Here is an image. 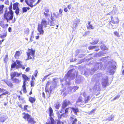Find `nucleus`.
<instances>
[{"label": "nucleus", "instance_id": "49530a36", "mask_svg": "<svg viewBox=\"0 0 124 124\" xmlns=\"http://www.w3.org/2000/svg\"><path fill=\"white\" fill-rule=\"evenodd\" d=\"M6 83L9 86H12V83L10 82L9 81H7Z\"/></svg>", "mask_w": 124, "mask_h": 124}, {"label": "nucleus", "instance_id": "20e7f679", "mask_svg": "<svg viewBox=\"0 0 124 124\" xmlns=\"http://www.w3.org/2000/svg\"><path fill=\"white\" fill-rule=\"evenodd\" d=\"M70 104V102L69 100H65L63 103L62 106V108L61 110V111H59V112H60V113H62L64 112L65 110L64 113L66 114H68V110L70 108H67L65 110L64 109V108L68 105Z\"/></svg>", "mask_w": 124, "mask_h": 124}, {"label": "nucleus", "instance_id": "a19ab883", "mask_svg": "<svg viewBox=\"0 0 124 124\" xmlns=\"http://www.w3.org/2000/svg\"><path fill=\"white\" fill-rule=\"evenodd\" d=\"M90 96H88L86 99V98H85V103H87L88 101L90 100Z\"/></svg>", "mask_w": 124, "mask_h": 124}, {"label": "nucleus", "instance_id": "393cba45", "mask_svg": "<svg viewBox=\"0 0 124 124\" xmlns=\"http://www.w3.org/2000/svg\"><path fill=\"white\" fill-rule=\"evenodd\" d=\"M70 108L72 109V111L76 115H77V113L79 112L78 109L77 108Z\"/></svg>", "mask_w": 124, "mask_h": 124}, {"label": "nucleus", "instance_id": "5701e85b", "mask_svg": "<svg viewBox=\"0 0 124 124\" xmlns=\"http://www.w3.org/2000/svg\"><path fill=\"white\" fill-rule=\"evenodd\" d=\"M91 21H89L88 22V25H87V27L88 29H94L93 27V26L91 24Z\"/></svg>", "mask_w": 124, "mask_h": 124}, {"label": "nucleus", "instance_id": "0eeeda50", "mask_svg": "<svg viewBox=\"0 0 124 124\" xmlns=\"http://www.w3.org/2000/svg\"><path fill=\"white\" fill-rule=\"evenodd\" d=\"M49 114L50 117V119L51 120V123L50 122H46V124H55V122L53 117H54V114L53 113V110L52 108L50 107L49 108Z\"/></svg>", "mask_w": 124, "mask_h": 124}, {"label": "nucleus", "instance_id": "c03bdc74", "mask_svg": "<svg viewBox=\"0 0 124 124\" xmlns=\"http://www.w3.org/2000/svg\"><path fill=\"white\" fill-rule=\"evenodd\" d=\"M97 47L96 46H90L88 47V49L89 50H92L94 49L95 48Z\"/></svg>", "mask_w": 124, "mask_h": 124}, {"label": "nucleus", "instance_id": "680f3d73", "mask_svg": "<svg viewBox=\"0 0 124 124\" xmlns=\"http://www.w3.org/2000/svg\"><path fill=\"white\" fill-rule=\"evenodd\" d=\"M72 5L71 4L67 6V8L69 9H70L71 8Z\"/></svg>", "mask_w": 124, "mask_h": 124}, {"label": "nucleus", "instance_id": "cd10ccee", "mask_svg": "<svg viewBox=\"0 0 124 124\" xmlns=\"http://www.w3.org/2000/svg\"><path fill=\"white\" fill-rule=\"evenodd\" d=\"M16 10L15 11V13L17 15H20L22 13L21 10L20 12V10L19 8H17L16 9Z\"/></svg>", "mask_w": 124, "mask_h": 124}, {"label": "nucleus", "instance_id": "ddd939ff", "mask_svg": "<svg viewBox=\"0 0 124 124\" xmlns=\"http://www.w3.org/2000/svg\"><path fill=\"white\" fill-rule=\"evenodd\" d=\"M35 0H25V1L27 5L32 8L37 4V3H35L34 5L33 4V3Z\"/></svg>", "mask_w": 124, "mask_h": 124}, {"label": "nucleus", "instance_id": "4468645a", "mask_svg": "<svg viewBox=\"0 0 124 124\" xmlns=\"http://www.w3.org/2000/svg\"><path fill=\"white\" fill-rule=\"evenodd\" d=\"M111 21L109 22V23L111 25H112V23L113 24L118 23H119V21L118 18L117 17H115L114 19L112 16L111 17Z\"/></svg>", "mask_w": 124, "mask_h": 124}, {"label": "nucleus", "instance_id": "6ab92c4d", "mask_svg": "<svg viewBox=\"0 0 124 124\" xmlns=\"http://www.w3.org/2000/svg\"><path fill=\"white\" fill-rule=\"evenodd\" d=\"M80 22L79 20L77 19L74 22L72 26V27L73 28H75L78 26V24Z\"/></svg>", "mask_w": 124, "mask_h": 124}, {"label": "nucleus", "instance_id": "6e6552de", "mask_svg": "<svg viewBox=\"0 0 124 124\" xmlns=\"http://www.w3.org/2000/svg\"><path fill=\"white\" fill-rule=\"evenodd\" d=\"M78 86H74L71 87L69 86L67 89L68 92L66 93H64L63 95L64 96H65L67 95V94L68 93V92H75L76 90L78 89Z\"/></svg>", "mask_w": 124, "mask_h": 124}, {"label": "nucleus", "instance_id": "9d476101", "mask_svg": "<svg viewBox=\"0 0 124 124\" xmlns=\"http://www.w3.org/2000/svg\"><path fill=\"white\" fill-rule=\"evenodd\" d=\"M108 82V77L107 76H105L103 78L102 80V86L104 87H105L107 85Z\"/></svg>", "mask_w": 124, "mask_h": 124}, {"label": "nucleus", "instance_id": "1a4fd4ad", "mask_svg": "<svg viewBox=\"0 0 124 124\" xmlns=\"http://www.w3.org/2000/svg\"><path fill=\"white\" fill-rule=\"evenodd\" d=\"M22 77L24 79V81L23 82L22 87L23 88V92L24 93H26L27 92L25 86V85H26V82L29 79V78L25 74H23Z\"/></svg>", "mask_w": 124, "mask_h": 124}, {"label": "nucleus", "instance_id": "13d9d810", "mask_svg": "<svg viewBox=\"0 0 124 124\" xmlns=\"http://www.w3.org/2000/svg\"><path fill=\"white\" fill-rule=\"evenodd\" d=\"M5 3L6 5H8L9 4V1L8 0H6Z\"/></svg>", "mask_w": 124, "mask_h": 124}, {"label": "nucleus", "instance_id": "37998d69", "mask_svg": "<svg viewBox=\"0 0 124 124\" xmlns=\"http://www.w3.org/2000/svg\"><path fill=\"white\" fill-rule=\"evenodd\" d=\"M16 62H14L11 65V67L12 68H15L16 67Z\"/></svg>", "mask_w": 124, "mask_h": 124}, {"label": "nucleus", "instance_id": "de8ad7c7", "mask_svg": "<svg viewBox=\"0 0 124 124\" xmlns=\"http://www.w3.org/2000/svg\"><path fill=\"white\" fill-rule=\"evenodd\" d=\"M114 34L117 37H120L119 34L118 32H117V31H115L114 32Z\"/></svg>", "mask_w": 124, "mask_h": 124}, {"label": "nucleus", "instance_id": "774afa93", "mask_svg": "<svg viewBox=\"0 0 124 124\" xmlns=\"http://www.w3.org/2000/svg\"><path fill=\"white\" fill-rule=\"evenodd\" d=\"M28 107V106L27 105H25L24 106V109L25 110H27V107Z\"/></svg>", "mask_w": 124, "mask_h": 124}, {"label": "nucleus", "instance_id": "09e8293b", "mask_svg": "<svg viewBox=\"0 0 124 124\" xmlns=\"http://www.w3.org/2000/svg\"><path fill=\"white\" fill-rule=\"evenodd\" d=\"M22 10L23 13L26 12L27 11V8L25 7L23 8Z\"/></svg>", "mask_w": 124, "mask_h": 124}, {"label": "nucleus", "instance_id": "0e129e2a", "mask_svg": "<svg viewBox=\"0 0 124 124\" xmlns=\"http://www.w3.org/2000/svg\"><path fill=\"white\" fill-rule=\"evenodd\" d=\"M5 90L3 89H1L0 88V92H4L5 91Z\"/></svg>", "mask_w": 124, "mask_h": 124}, {"label": "nucleus", "instance_id": "c756f323", "mask_svg": "<svg viewBox=\"0 0 124 124\" xmlns=\"http://www.w3.org/2000/svg\"><path fill=\"white\" fill-rule=\"evenodd\" d=\"M4 7L3 5H0V14L2 13L3 12V9Z\"/></svg>", "mask_w": 124, "mask_h": 124}, {"label": "nucleus", "instance_id": "052dcab7", "mask_svg": "<svg viewBox=\"0 0 124 124\" xmlns=\"http://www.w3.org/2000/svg\"><path fill=\"white\" fill-rule=\"evenodd\" d=\"M38 73V71L37 70H36L35 71V72L34 73V75L35 77L37 76V74Z\"/></svg>", "mask_w": 124, "mask_h": 124}, {"label": "nucleus", "instance_id": "39448f33", "mask_svg": "<svg viewBox=\"0 0 124 124\" xmlns=\"http://www.w3.org/2000/svg\"><path fill=\"white\" fill-rule=\"evenodd\" d=\"M8 9H6L5 13L4 15V18L7 21V22H8L9 21L12 20L13 18V14L14 13L8 12L7 10Z\"/></svg>", "mask_w": 124, "mask_h": 124}, {"label": "nucleus", "instance_id": "a878e982", "mask_svg": "<svg viewBox=\"0 0 124 124\" xmlns=\"http://www.w3.org/2000/svg\"><path fill=\"white\" fill-rule=\"evenodd\" d=\"M24 115V116H23V118L25 119H27V120L30 117V115L28 114H25L24 113L23 114Z\"/></svg>", "mask_w": 124, "mask_h": 124}, {"label": "nucleus", "instance_id": "bf43d9fd", "mask_svg": "<svg viewBox=\"0 0 124 124\" xmlns=\"http://www.w3.org/2000/svg\"><path fill=\"white\" fill-rule=\"evenodd\" d=\"M55 83H56L58 82V79L56 78H54L53 79Z\"/></svg>", "mask_w": 124, "mask_h": 124}, {"label": "nucleus", "instance_id": "423d86ee", "mask_svg": "<svg viewBox=\"0 0 124 124\" xmlns=\"http://www.w3.org/2000/svg\"><path fill=\"white\" fill-rule=\"evenodd\" d=\"M28 52L27 53L28 58L26 59V61L28 59H31L32 58H34V57L35 50L32 49H28Z\"/></svg>", "mask_w": 124, "mask_h": 124}, {"label": "nucleus", "instance_id": "8fccbe9b", "mask_svg": "<svg viewBox=\"0 0 124 124\" xmlns=\"http://www.w3.org/2000/svg\"><path fill=\"white\" fill-rule=\"evenodd\" d=\"M96 75H97V77L99 78V77H101V76H102V75L101 73H100L97 74Z\"/></svg>", "mask_w": 124, "mask_h": 124}, {"label": "nucleus", "instance_id": "aec40b11", "mask_svg": "<svg viewBox=\"0 0 124 124\" xmlns=\"http://www.w3.org/2000/svg\"><path fill=\"white\" fill-rule=\"evenodd\" d=\"M60 112L59 111L57 113L59 118L60 119L62 116L64 117H66L67 116L68 114H66L65 113H63L62 114L60 115Z\"/></svg>", "mask_w": 124, "mask_h": 124}, {"label": "nucleus", "instance_id": "f704fd0d", "mask_svg": "<svg viewBox=\"0 0 124 124\" xmlns=\"http://www.w3.org/2000/svg\"><path fill=\"white\" fill-rule=\"evenodd\" d=\"M82 101L81 98V97H79L78 100V101H77V103H78L79 102H81V103H80V104H84V102H81Z\"/></svg>", "mask_w": 124, "mask_h": 124}, {"label": "nucleus", "instance_id": "6e6d98bb", "mask_svg": "<svg viewBox=\"0 0 124 124\" xmlns=\"http://www.w3.org/2000/svg\"><path fill=\"white\" fill-rule=\"evenodd\" d=\"M31 86H34V81L33 80H32L31 81Z\"/></svg>", "mask_w": 124, "mask_h": 124}, {"label": "nucleus", "instance_id": "3c124183", "mask_svg": "<svg viewBox=\"0 0 124 124\" xmlns=\"http://www.w3.org/2000/svg\"><path fill=\"white\" fill-rule=\"evenodd\" d=\"M77 121V119L75 118L73 121L72 124H76V122Z\"/></svg>", "mask_w": 124, "mask_h": 124}, {"label": "nucleus", "instance_id": "4d7b16f0", "mask_svg": "<svg viewBox=\"0 0 124 124\" xmlns=\"http://www.w3.org/2000/svg\"><path fill=\"white\" fill-rule=\"evenodd\" d=\"M79 52V50H76V51L75 55L76 56L78 54Z\"/></svg>", "mask_w": 124, "mask_h": 124}, {"label": "nucleus", "instance_id": "2f4dec72", "mask_svg": "<svg viewBox=\"0 0 124 124\" xmlns=\"http://www.w3.org/2000/svg\"><path fill=\"white\" fill-rule=\"evenodd\" d=\"M29 101L31 103H33L35 101V99L32 97H30L29 98Z\"/></svg>", "mask_w": 124, "mask_h": 124}, {"label": "nucleus", "instance_id": "473e14b6", "mask_svg": "<svg viewBox=\"0 0 124 124\" xmlns=\"http://www.w3.org/2000/svg\"><path fill=\"white\" fill-rule=\"evenodd\" d=\"M100 47L101 49L102 50H105L108 49L107 47L104 44L101 45V46Z\"/></svg>", "mask_w": 124, "mask_h": 124}, {"label": "nucleus", "instance_id": "72a5a7b5", "mask_svg": "<svg viewBox=\"0 0 124 124\" xmlns=\"http://www.w3.org/2000/svg\"><path fill=\"white\" fill-rule=\"evenodd\" d=\"M54 105L55 108L57 109H58L60 106L59 103L58 102H57L56 104H55Z\"/></svg>", "mask_w": 124, "mask_h": 124}, {"label": "nucleus", "instance_id": "bb28decb", "mask_svg": "<svg viewBox=\"0 0 124 124\" xmlns=\"http://www.w3.org/2000/svg\"><path fill=\"white\" fill-rule=\"evenodd\" d=\"M20 55V54L19 51H17L15 55V57L16 58H18Z\"/></svg>", "mask_w": 124, "mask_h": 124}, {"label": "nucleus", "instance_id": "c85d7f7f", "mask_svg": "<svg viewBox=\"0 0 124 124\" xmlns=\"http://www.w3.org/2000/svg\"><path fill=\"white\" fill-rule=\"evenodd\" d=\"M18 3H14L13 5V9L14 10H15L17 9V8H18Z\"/></svg>", "mask_w": 124, "mask_h": 124}, {"label": "nucleus", "instance_id": "f3484780", "mask_svg": "<svg viewBox=\"0 0 124 124\" xmlns=\"http://www.w3.org/2000/svg\"><path fill=\"white\" fill-rule=\"evenodd\" d=\"M51 19L52 21H48V24H49L51 26H54L55 24L54 22L55 20L54 18V16H52V14H51Z\"/></svg>", "mask_w": 124, "mask_h": 124}, {"label": "nucleus", "instance_id": "9b49d317", "mask_svg": "<svg viewBox=\"0 0 124 124\" xmlns=\"http://www.w3.org/2000/svg\"><path fill=\"white\" fill-rule=\"evenodd\" d=\"M56 86V84H55L54 85H53V86H51L50 88V92L49 91L48 88H45V91L48 97H49L50 96V93H51L52 92V89L53 88L55 87Z\"/></svg>", "mask_w": 124, "mask_h": 124}, {"label": "nucleus", "instance_id": "a211bd4d", "mask_svg": "<svg viewBox=\"0 0 124 124\" xmlns=\"http://www.w3.org/2000/svg\"><path fill=\"white\" fill-rule=\"evenodd\" d=\"M21 74V73H18L17 72H12L11 74V78H14L15 77H18Z\"/></svg>", "mask_w": 124, "mask_h": 124}, {"label": "nucleus", "instance_id": "4c0bfd02", "mask_svg": "<svg viewBox=\"0 0 124 124\" xmlns=\"http://www.w3.org/2000/svg\"><path fill=\"white\" fill-rule=\"evenodd\" d=\"M12 3H11V4L10 5V6H9L8 8V9L9 10V11L8 12H12V13H14L13 12L12 10Z\"/></svg>", "mask_w": 124, "mask_h": 124}, {"label": "nucleus", "instance_id": "5fc2aeb1", "mask_svg": "<svg viewBox=\"0 0 124 124\" xmlns=\"http://www.w3.org/2000/svg\"><path fill=\"white\" fill-rule=\"evenodd\" d=\"M8 92L7 91L5 92V93H2L1 95H0V97L2 95H6V94H8Z\"/></svg>", "mask_w": 124, "mask_h": 124}, {"label": "nucleus", "instance_id": "2eb2a0df", "mask_svg": "<svg viewBox=\"0 0 124 124\" xmlns=\"http://www.w3.org/2000/svg\"><path fill=\"white\" fill-rule=\"evenodd\" d=\"M7 116L5 114H1L0 115V122H4L7 118Z\"/></svg>", "mask_w": 124, "mask_h": 124}, {"label": "nucleus", "instance_id": "c9c22d12", "mask_svg": "<svg viewBox=\"0 0 124 124\" xmlns=\"http://www.w3.org/2000/svg\"><path fill=\"white\" fill-rule=\"evenodd\" d=\"M114 117V116L112 115L106 119L105 120L106 121L108 120L109 121L111 120Z\"/></svg>", "mask_w": 124, "mask_h": 124}, {"label": "nucleus", "instance_id": "338daca9", "mask_svg": "<svg viewBox=\"0 0 124 124\" xmlns=\"http://www.w3.org/2000/svg\"><path fill=\"white\" fill-rule=\"evenodd\" d=\"M49 75H48L47 76H45L42 79V81H44L46 79V77L48 76H49Z\"/></svg>", "mask_w": 124, "mask_h": 124}, {"label": "nucleus", "instance_id": "f8f14e48", "mask_svg": "<svg viewBox=\"0 0 124 124\" xmlns=\"http://www.w3.org/2000/svg\"><path fill=\"white\" fill-rule=\"evenodd\" d=\"M102 66V63L101 62L97 63L95 64V66L94 69H92L91 70L93 71H95L98 69H101Z\"/></svg>", "mask_w": 124, "mask_h": 124}, {"label": "nucleus", "instance_id": "e433bc0d", "mask_svg": "<svg viewBox=\"0 0 124 124\" xmlns=\"http://www.w3.org/2000/svg\"><path fill=\"white\" fill-rule=\"evenodd\" d=\"M108 59H110V58L108 57H103L101 59V60L104 62H105L106 61L107 62Z\"/></svg>", "mask_w": 124, "mask_h": 124}, {"label": "nucleus", "instance_id": "412c9836", "mask_svg": "<svg viewBox=\"0 0 124 124\" xmlns=\"http://www.w3.org/2000/svg\"><path fill=\"white\" fill-rule=\"evenodd\" d=\"M27 121L29 123H30L31 124H33L36 123L34 121L33 119L32 118L31 116L28 119Z\"/></svg>", "mask_w": 124, "mask_h": 124}, {"label": "nucleus", "instance_id": "b1692460", "mask_svg": "<svg viewBox=\"0 0 124 124\" xmlns=\"http://www.w3.org/2000/svg\"><path fill=\"white\" fill-rule=\"evenodd\" d=\"M17 65L16 66V68H20L22 67V65L21 64V62L17 60L16 61Z\"/></svg>", "mask_w": 124, "mask_h": 124}, {"label": "nucleus", "instance_id": "58836bf2", "mask_svg": "<svg viewBox=\"0 0 124 124\" xmlns=\"http://www.w3.org/2000/svg\"><path fill=\"white\" fill-rule=\"evenodd\" d=\"M51 83V81H48L46 84V85L45 88H48V86L50 85Z\"/></svg>", "mask_w": 124, "mask_h": 124}, {"label": "nucleus", "instance_id": "7c9ffc66", "mask_svg": "<svg viewBox=\"0 0 124 124\" xmlns=\"http://www.w3.org/2000/svg\"><path fill=\"white\" fill-rule=\"evenodd\" d=\"M99 42V39H97L95 40L93 42L90 43V44L92 45H95L97 44Z\"/></svg>", "mask_w": 124, "mask_h": 124}, {"label": "nucleus", "instance_id": "f03ea898", "mask_svg": "<svg viewBox=\"0 0 124 124\" xmlns=\"http://www.w3.org/2000/svg\"><path fill=\"white\" fill-rule=\"evenodd\" d=\"M116 63L113 61H108V64L106 66H108V71L110 75H113L114 72V70L117 68Z\"/></svg>", "mask_w": 124, "mask_h": 124}, {"label": "nucleus", "instance_id": "e2e57ef3", "mask_svg": "<svg viewBox=\"0 0 124 124\" xmlns=\"http://www.w3.org/2000/svg\"><path fill=\"white\" fill-rule=\"evenodd\" d=\"M63 10L62 9H60L59 10V12L60 14L62 15V12Z\"/></svg>", "mask_w": 124, "mask_h": 124}, {"label": "nucleus", "instance_id": "dca6fc26", "mask_svg": "<svg viewBox=\"0 0 124 124\" xmlns=\"http://www.w3.org/2000/svg\"><path fill=\"white\" fill-rule=\"evenodd\" d=\"M101 85L99 82H97L94 86L93 90H94L100 91V89Z\"/></svg>", "mask_w": 124, "mask_h": 124}, {"label": "nucleus", "instance_id": "69168bd1", "mask_svg": "<svg viewBox=\"0 0 124 124\" xmlns=\"http://www.w3.org/2000/svg\"><path fill=\"white\" fill-rule=\"evenodd\" d=\"M68 10L67 9V8H64V11L65 12H67L68 11Z\"/></svg>", "mask_w": 124, "mask_h": 124}, {"label": "nucleus", "instance_id": "ea45409f", "mask_svg": "<svg viewBox=\"0 0 124 124\" xmlns=\"http://www.w3.org/2000/svg\"><path fill=\"white\" fill-rule=\"evenodd\" d=\"M43 14L45 16V17L46 18V19H47V18L48 16H50V14L48 13H46L45 12H44Z\"/></svg>", "mask_w": 124, "mask_h": 124}, {"label": "nucleus", "instance_id": "4be33fe9", "mask_svg": "<svg viewBox=\"0 0 124 124\" xmlns=\"http://www.w3.org/2000/svg\"><path fill=\"white\" fill-rule=\"evenodd\" d=\"M11 79L13 81V83H14L18 84L20 82V81L19 79L16 78H11Z\"/></svg>", "mask_w": 124, "mask_h": 124}, {"label": "nucleus", "instance_id": "79ce46f5", "mask_svg": "<svg viewBox=\"0 0 124 124\" xmlns=\"http://www.w3.org/2000/svg\"><path fill=\"white\" fill-rule=\"evenodd\" d=\"M0 38H1L3 39L5 37L7 36V32H5L3 35H0Z\"/></svg>", "mask_w": 124, "mask_h": 124}, {"label": "nucleus", "instance_id": "a18cd8bd", "mask_svg": "<svg viewBox=\"0 0 124 124\" xmlns=\"http://www.w3.org/2000/svg\"><path fill=\"white\" fill-rule=\"evenodd\" d=\"M53 15H54V16L56 18H58L60 17V14L59 13H58L57 14H56L55 13H54Z\"/></svg>", "mask_w": 124, "mask_h": 124}, {"label": "nucleus", "instance_id": "f257e3e1", "mask_svg": "<svg viewBox=\"0 0 124 124\" xmlns=\"http://www.w3.org/2000/svg\"><path fill=\"white\" fill-rule=\"evenodd\" d=\"M74 70H71L69 71L65 75L62 81V80H61V82H65L66 84H69L70 81L75 78V74L72 72Z\"/></svg>", "mask_w": 124, "mask_h": 124}, {"label": "nucleus", "instance_id": "7ed1b4c3", "mask_svg": "<svg viewBox=\"0 0 124 124\" xmlns=\"http://www.w3.org/2000/svg\"><path fill=\"white\" fill-rule=\"evenodd\" d=\"M48 24V22H47L45 18L42 19L41 23L38 24V30L40 32V34L43 35L44 33V31L43 30V27L45 28Z\"/></svg>", "mask_w": 124, "mask_h": 124}, {"label": "nucleus", "instance_id": "864d4df0", "mask_svg": "<svg viewBox=\"0 0 124 124\" xmlns=\"http://www.w3.org/2000/svg\"><path fill=\"white\" fill-rule=\"evenodd\" d=\"M8 59V55H6V57L5 59H4V61L5 62H6Z\"/></svg>", "mask_w": 124, "mask_h": 124}, {"label": "nucleus", "instance_id": "603ef678", "mask_svg": "<svg viewBox=\"0 0 124 124\" xmlns=\"http://www.w3.org/2000/svg\"><path fill=\"white\" fill-rule=\"evenodd\" d=\"M44 10L45 11V12L46 13H48L49 12V9L47 8H45Z\"/></svg>", "mask_w": 124, "mask_h": 124}]
</instances>
